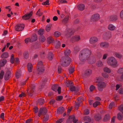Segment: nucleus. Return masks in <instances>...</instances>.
Segmentation results:
<instances>
[{"mask_svg":"<svg viewBox=\"0 0 123 123\" xmlns=\"http://www.w3.org/2000/svg\"><path fill=\"white\" fill-rule=\"evenodd\" d=\"M91 51L87 48L84 49L81 51L79 55V58L81 61L84 62L90 59L92 54Z\"/></svg>","mask_w":123,"mask_h":123,"instance_id":"obj_1","label":"nucleus"},{"mask_svg":"<svg viewBox=\"0 0 123 123\" xmlns=\"http://www.w3.org/2000/svg\"><path fill=\"white\" fill-rule=\"evenodd\" d=\"M61 64L64 67L68 66L70 64L71 61L69 57L68 56H64L62 57L61 60Z\"/></svg>","mask_w":123,"mask_h":123,"instance_id":"obj_2","label":"nucleus"},{"mask_svg":"<svg viewBox=\"0 0 123 123\" xmlns=\"http://www.w3.org/2000/svg\"><path fill=\"white\" fill-rule=\"evenodd\" d=\"M107 63L110 66L115 67H117L118 66L117 60L113 57H111L108 58Z\"/></svg>","mask_w":123,"mask_h":123,"instance_id":"obj_3","label":"nucleus"},{"mask_svg":"<svg viewBox=\"0 0 123 123\" xmlns=\"http://www.w3.org/2000/svg\"><path fill=\"white\" fill-rule=\"evenodd\" d=\"M98 88L99 91H102L106 86V83L104 82H99L97 84Z\"/></svg>","mask_w":123,"mask_h":123,"instance_id":"obj_4","label":"nucleus"},{"mask_svg":"<svg viewBox=\"0 0 123 123\" xmlns=\"http://www.w3.org/2000/svg\"><path fill=\"white\" fill-rule=\"evenodd\" d=\"M100 15L98 13H95L93 15L91 18L92 22H95L98 20L100 19Z\"/></svg>","mask_w":123,"mask_h":123,"instance_id":"obj_5","label":"nucleus"},{"mask_svg":"<svg viewBox=\"0 0 123 123\" xmlns=\"http://www.w3.org/2000/svg\"><path fill=\"white\" fill-rule=\"evenodd\" d=\"M47 110L45 108H40L38 113V116L40 117L42 115H43L46 114L47 113Z\"/></svg>","mask_w":123,"mask_h":123,"instance_id":"obj_6","label":"nucleus"},{"mask_svg":"<svg viewBox=\"0 0 123 123\" xmlns=\"http://www.w3.org/2000/svg\"><path fill=\"white\" fill-rule=\"evenodd\" d=\"M25 27V25L23 24H17L15 26V29L17 31H22Z\"/></svg>","mask_w":123,"mask_h":123,"instance_id":"obj_7","label":"nucleus"},{"mask_svg":"<svg viewBox=\"0 0 123 123\" xmlns=\"http://www.w3.org/2000/svg\"><path fill=\"white\" fill-rule=\"evenodd\" d=\"M52 89L55 92L57 91L59 94L61 93V88L60 87H59L56 84L52 88Z\"/></svg>","mask_w":123,"mask_h":123,"instance_id":"obj_8","label":"nucleus"},{"mask_svg":"<svg viewBox=\"0 0 123 123\" xmlns=\"http://www.w3.org/2000/svg\"><path fill=\"white\" fill-rule=\"evenodd\" d=\"M111 33L110 31L106 32L103 35L104 38L107 40L110 39L111 37Z\"/></svg>","mask_w":123,"mask_h":123,"instance_id":"obj_9","label":"nucleus"},{"mask_svg":"<svg viewBox=\"0 0 123 123\" xmlns=\"http://www.w3.org/2000/svg\"><path fill=\"white\" fill-rule=\"evenodd\" d=\"M33 13V12L31 11L29 13L25 14L22 16V18L23 19L25 20L28 19L31 17Z\"/></svg>","mask_w":123,"mask_h":123,"instance_id":"obj_10","label":"nucleus"},{"mask_svg":"<svg viewBox=\"0 0 123 123\" xmlns=\"http://www.w3.org/2000/svg\"><path fill=\"white\" fill-rule=\"evenodd\" d=\"M109 20L111 21H114L118 19V17L116 15H113L109 17Z\"/></svg>","mask_w":123,"mask_h":123,"instance_id":"obj_11","label":"nucleus"},{"mask_svg":"<svg viewBox=\"0 0 123 123\" xmlns=\"http://www.w3.org/2000/svg\"><path fill=\"white\" fill-rule=\"evenodd\" d=\"M31 90L30 91V92H28V94L29 95L31 96L32 94L34 91L35 89V85L34 84H32L30 86Z\"/></svg>","mask_w":123,"mask_h":123,"instance_id":"obj_12","label":"nucleus"},{"mask_svg":"<svg viewBox=\"0 0 123 123\" xmlns=\"http://www.w3.org/2000/svg\"><path fill=\"white\" fill-rule=\"evenodd\" d=\"M80 40V36L79 35H76L73 37L71 40L73 42L77 41Z\"/></svg>","mask_w":123,"mask_h":123,"instance_id":"obj_13","label":"nucleus"},{"mask_svg":"<svg viewBox=\"0 0 123 123\" xmlns=\"http://www.w3.org/2000/svg\"><path fill=\"white\" fill-rule=\"evenodd\" d=\"M11 72L9 71H7L5 74L4 78L5 80H8L11 77Z\"/></svg>","mask_w":123,"mask_h":123,"instance_id":"obj_14","label":"nucleus"},{"mask_svg":"<svg viewBox=\"0 0 123 123\" xmlns=\"http://www.w3.org/2000/svg\"><path fill=\"white\" fill-rule=\"evenodd\" d=\"M98 41V38L95 37H91L89 40L90 43L92 44Z\"/></svg>","mask_w":123,"mask_h":123,"instance_id":"obj_15","label":"nucleus"},{"mask_svg":"<svg viewBox=\"0 0 123 123\" xmlns=\"http://www.w3.org/2000/svg\"><path fill=\"white\" fill-rule=\"evenodd\" d=\"M110 116L109 114H107L104 116L103 119V121L104 122H106L109 120L110 118Z\"/></svg>","mask_w":123,"mask_h":123,"instance_id":"obj_16","label":"nucleus"},{"mask_svg":"<svg viewBox=\"0 0 123 123\" xmlns=\"http://www.w3.org/2000/svg\"><path fill=\"white\" fill-rule=\"evenodd\" d=\"M75 32V31L74 30L69 29L68 31L67 35H68L69 37H70Z\"/></svg>","mask_w":123,"mask_h":123,"instance_id":"obj_17","label":"nucleus"},{"mask_svg":"<svg viewBox=\"0 0 123 123\" xmlns=\"http://www.w3.org/2000/svg\"><path fill=\"white\" fill-rule=\"evenodd\" d=\"M100 46L101 47L107 48L109 46V44L107 42H102L100 43Z\"/></svg>","mask_w":123,"mask_h":123,"instance_id":"obj_18","label":"nucleus"},{"mask_svg":"<svg viewBox=\"0 0 123 123\" xmlns=\"http://www.w3.org/2000/svg\"><path fill=\"white\" fill-rule=\"evenodd\" d=\"M95 119L97 121H99L101 119V115L98 114L95 115L94 116Z\"/></svg>","mask_w":123,"mask_h":123,"instance_id":"obj_19","label":"nucleus"},{"mask_svg":"<svg viewBox=\"0 0 123 123\" xmlns=\"http://www.w3.org/2000/svg\"><path fill=\"white\" fill-rule=\"evenodd\" d=\"M64 109L63 107H60L57 110V113L58 114H61L64 111Z\"/></svg>","mask_w":123,"mask_h":123,"instance_id":"obj_20","label":"nucleus"},{"mask_svg":"<svg viewBox=\"0 0 123 123\" xmlns=\"http://www.w3.org/2000/svg\"><path fill=\"white\" fill-rule=\"evenodd\" d=\"M27 67L28 71L29 72H31L33 68L32 64L30 63H29L27 65Z\"/></svg>","mask_w":123,"mask_h":123,"instance_id":"obj_21","label":"nucleus"},{"mask_svg":"<svg viewBox=\"0 0 123 123\" xmlns=\"http://www.w3.org/2000/svg\"><path fill=\"white\" fill-rule=\"evenodd\" d=\"M77 7L79 10L82 11L84 9L85 6L84 4H82L78 5Z\"/></svg>","mask_w":123,"mask_h":123,"instance_id":"obj_22","label":"nucleus"},{"mask_svg":"<svg viewBox=\"0 0 123 123\" xmlns=\"http://www.w3.org/2000/svg\"><path fill=\"white\" fill-rule=\"evenodd\" d=\"M37 35L35 34H33L31 38V42H32L37 40Z\"/></svg>","mask_w":123,"mask_h":123,"instance_id":"obj_23","label":"nucleus"},{"mask_svg":"<svg viewBox=\"0 0 123 123\" xmlns=\"http://www.w3.org/2000/svg\"><path fill=\"white\" fill-rule=\"evenodd\" d=\"M44 67H37V71L38 74L44 72Z\"/></svg>","mask_w":123,"mask_h":123,"instance_id":"obj_24","label":"nucleus"},{"mask_svg":"<svg viewBox=\"0 0 123 123\" xmlns=\"http://www.w3.org/2000/svg\"><path fill=\"white\" fill-rule=\"evenodd\" d=\"M108 29L111 31H113L116 29V27L113 25L110 24L109 25L108 27Z\"/></svg>","mask_w":123,"mask_h":123,"instance_id":"obj_25","label":"nucleus"},{"mask_svg":"<svg viewBox=\"0 0 123 123\" xmlns=\"http://www.w3.org/2000/svg\"><path fill=\"white\" fill-rule=\"evenodd\" d=\"M47 41L48 43L50 44L53 42L54 40L52 37H50L47 38Z\"/></svg>","mask_w":123,"mask_h":123,"instance_id":"obj_26","label":"nucleus"},{"mask_svg":"<svg viewBox=\"0 0 123 123\" xmlns=\"http://www.w3.org/2000/svg\"><path fill=\"white\" fill-rule=\"evenodd\" d=\"M38 104L40 105H42L44 103V100L43 98H40L38 101Z\"/></svg>","mask_w":123,"mask_h":123,"instance_id":"obj_27","label":"nucleus"},{"mask_svg":"<svg viewBox=\"0 0 123 123\" xmlns=\"http://www.w3.org/2000/svg\"><path fill=\"white\" fill-rule=\"evenodd\" d=\"M122 113V115L120 113H118L117 114V118L119 120H121L123 119V112Z\"/></svg>","mask_w":123,"mask_h":123,"instance_id":"obj_28","label":"nucleus"},{"mask_svg":"<svg viewBox=\"0 0 123 123\" xmlns=\"http://www.w3.org/2000/svg\"><path fill=\"white\" fill-rule=\"evenodd\" d=\"M70 118L72 119V121L74 123H76L78 121V120L76 119L74 116V115L70 116Z\"/></svg>","mask_w":123,"mask_h":123,"instance_id":"obj_29","label":"nucleus"},{"mask_svg":"<svg viewBox=\"0 0 123 123\" xmlns=\"http://www.w3.org/2000/svg\"><path fill=\"white\" fill-rule=\"evenodd\" d=\"M92 71L89 69L86 70L85 73V74L86 75H89L91 74L92 73Z\"/></svg>","mask_w":123,"mask_h":123,"instance_id":"obj_30","label":"nucleus"},{"mask_svg":"<svg viewBox=\"0 0 123 123\" xmlns=\"http://www.w3.org/2000/svg\"><path fill=\"white\" fill-rule=\"evenodd\" d=\"M8 56V53L7 52L3 53L1 55V57L2 58H6Z\"/></svg>","mask_w":123,"mask_h":123,"instance_id":"obj_31","label":"nucleus"},{"mask_svg":"<svg viewBox=\"0 0 123 123\" xmlns=\"http://www.w3.org/2000/svg\"><path fill=\"white\" fill-rule=\"evenodd\" d=\"M53 56V55L52 53L50 52L49 53L48 56V59L50 60H51Z\"/></svg>","mask_w":123,"mask_h":123,"instance_id":"obj_32","label":"nucleus"},{"mask_svg":"<svg viewBox=\"0 0 123 123\" xmlns=\"http://www.w3.org/2000/svg\"><path fill=\"white\" fill-rule=\"evenodd\" d=\"M69 19V17L68 16H66L62 20V22L63 23H66L68 20Z\"/></svg>","mask_w":123,"mask_h":123,"instance_id":"obj_33","label":"nucleus"},{"mask_svg":"<svg viewBox=\"0 0 123 123\" xmlns=\"http://www.w3.org/2000/svg\"><path fill=\"white\" fill-rule=\"evenodd\" d=\"M44 30L43 29H40L38 31V34L42 36L44 33Z\"/></svg>","mask_w":123,"mask_h":123,"instance_id":"obj_34","label":"nucleus"},{"mask_svg":"<svg viewBox=\"0 0 123 123\" xmlns=\"http://www.w3.org/2000/svg\"><path fill=\"white\" fill-rule=\"evenodd\" d=\"M114 54L116 57L119 58H121L122 57V55L119 53L116 52Z\"/></svg>","mask_w":123,"mask_h":123,"instance_id":"obj_35","label":"nucleus"},{"mask_svg":"<svg viewBox=\"0 0 123 123\" xmlns=\"http://www.w3.org/2000/svg\"><path fill=\"white\" fill-rule=\"evenodd\" d=\"M71 53V51L69 49H67L65 50L64 54L66 56H68Z\"/></svg>","mask_w":123,"mask_h":123,"instance_id":"obj_36","label":"nucleus"},{"mask_svg":"<svg viewBox=\"0 0 123 123\" xmlns=\"http://www.w3.org/2000/svg\"><path fill=\"white\" fill-rule=\"evenodd\" d=\"M39 39L41 42H43L45 41L46 39L44 36H41L39 37Z\"/></svg>","mask_w":123,"mask_h":123,"instance_id":"obj_37","label":"nucleus"},{"mask_svg":"<svg viewBox=\"0 0 123 123\" xmlns=\"http://www.w3.org/2000/svg\"><path fill=\"white\" fill-rule=\"evenodd\" d=\"M104 72L108 73H110L111 72L110 69L107 67H105L104 68Z\"/></svg>","mask_w":123,"mask_h":123,"instance_id":"obj_38","label":"nucleus"},{"mask_svg":"<svg viewBox=\"0 0 123 123\" xmlns=\"http://www.w3.org/2000/svg\"><path fill=\"white\" fill-rule=\"evenodd\" d=\"M100 104V103L99 101H96L93 104V105L94 107H96L98 105Z\"/></svg>","mask_w":123,"mask_h":123,"instance_id":"obj_39","label":"nucleus"},{"mask_svg":"<svg viewBox=\"0 0 123 123\" xmlns=\"http://www.w3.org/2000/svg\"><path fill=\"white\" fill-rule=\"evenodd\" d=\"M80 102V101H78L77 102H75V106L76 108H78V107L79 106L80 104L82 103Z\"/></svg>","mask_w":123,"mask_h":123,"instance_id":"obj_40","label":"nucleus"},{"mask_svg":"<svg viewBox=\"0 0 123 123\" xmlns=\"http://www.w3.org/2000/svg\"><path fill=\"white\" fill-rule=\"evenodd\" d=\"M60 33L58 31H56L54 33V36L56 37H58L61 35Z\"/></svg>","mask_w":123,"mask_h":123,"instance_id":"obj_41","label":"nucleus"},{"mask_svg":"<svg viewBox=\"0 0 123 123\" xmlns=\"http://www.w3.org/2000/svg\"><path fill=\"white\" fill-rule=\"evenodd\" d=\"M102 76L105 78H108L109 77V75L106 73H102Z\"/></svg>","mask_w":123,"mask_h":123,"instance_id":"obj_42","label":"nucleus"},{"mask_svg":"<svg viewBox=\"0 0 123 123\" xmlns=\"http://www.w3.org/2000/svg\"><path fill=\"white\" fill-rule=\"evenodd\" d=\"M61 45V43L60 42L57 41V42L56 45H55V47L56 48H58L60 47Z\"/></svg>","mask_w":123,"mask_h":123,"instance_id":"obj_43","label":"nucleus"},{"mask_svg":"<svg viewBox=\"0 0 123 123\" xmlns=\"http://www.w3.org/2000/svg\"><path fill=\"white\" fill-rule=\"evenodd\" d=\"M97 65L98 67H101L102 66L103 64L102 62L100 61H98L97 63Z\"/></svg>","mask_w":123,"mask_h":123,"instance_id":"obj_44","label":"nucleus"},{"mask_svg":"<svg viewBox=\"0 0 123 123\" xmlns=\"http://www.w3.org/2000/svg\"><path fill=\"white\" fill-rule=\"evenodd\" d=\"M49 119V117L48 116H44L43 118V123H45Z\"/></svg>","mask_w":123,"mask_h":123,"instance_id":"obj_45","label":"nucleus"},{"mask_svg":"<svg viewBox=\"0 0 123 123\" xmlns=\"http://www.w3.org/2000/svg\"><path fill=\"white\" fill-rule=\"evenodd\" d=\"M74 71V68L71 67L69 69V73L70 74H71L73 73Z\"/></svg>","mask_w":123,"mask_h":123,"instance_id":"obj_46","label":"nucleus"},{"mask_svg":"<svg viewBox=\"0 0 123 123\" xmlns=\"http://www.w3.org/2000/svg\"><path fill=\"white\" fill-rule=\"evenodd\" d=\"M114 102H112L110 104L109 106V108L110 109H111L112 107L114 106Z\"/></svg>","mask_w":123,"mask_h":123,"instance_id":"obj_47","label":"nucleus"},{"mask_svg":"<svg viewBox=\"0 0 123 123\" xmlns=\"http://www.w3.org/2000/svg\"><path fill=\"white\" fill-rule=\"evenodd\" d=\"M44 67L43 65V63L42 61H40L38 62L37 64V67Z\"/></svg>","mask_w":123,"mask_h":123,"instance_id":"obj_48","label":"nucleus"},{"mask_svg":"<svg viewBox=\"0 0 123 123\" xmlns=\"http://www.w3.org/2000/svg\"><path fill=\"white\" fill-rule=\"evenodd\" d=\"M84 119L86 121H87L88 122H90L91 121V119L89 117H86L84 118Z\"/></svg>","mask_w":123,"mask_h":123,"instance_id":"obj_49","label":"nucleus"},{"mask_svg":"<svg viewBox=\"0 0 123 123\" xmlns=\"http://www.w3.org/2000/svg\"><path fill=\"white\" fill-rule=\"evenodd\" d=\"M43 13L42 12H40V9H39L38 11L36 13V14L40 16H41L42 15Z\"/></svg>","mask_w":123,"mask_h":123,"instance_id":"obj_50","label":"nucleus"},{"mask_svg":"<svg viewBox=\"0 0 123 123\" xmlns=\"http://www.w3.org/2000/svg\"><path fill=\"white\" fill-rule=\"evenodd\" d=\"M119 110L122 112H123V105H121L118 107Z\"/></svg>","mask_w":123,"mask_h":123,"instance_id":"obj_51","label":"nucleus"},{"mask_svg":"<svg viewBox=\"0 0 123 123\" xmlns=\"http://www.w3.org/2000/svg\"><path fill=\"white\" fill-rule=\"evenodd\" d=\"M21 75V73L18 72H17L16 74V77L17 78H18L20 77Z\"/></svg>","mask_w":123,"mask_h":123,"instance_id":"obj_52","label":"nucleus"},{"mask_svg":"<svg viewBox=\"0 0 123 123\" xmlns=\"http://www.w3.org/2000/svg\"><path fill=\"white\" fill-rule=\"evenodd\" d=\"M42 4L43 5H49V0H46L44 2H43Z\"/></svg>","mask_w":123,"mask_h":123,"instance_id":"obj_53","label":"nucleus"},{"mask_svg":"<svg viewBox=\"0 0 123 123\" xmlns=\"http://www.w3.org/2000/svg\"><path fill=\"white\" fill-rule=\"evenodd\" d=\"M7 62L6 60L5 59H3L2 61V64L1 65V67L3 66Z\"/></svg>","mask_w":123,"mask_h":123,"instance_id":"obj_54","label":"nucleus"},{"mask_svg":"<svg viewBox=\"0 0 123 123\" xmlns=\"http://www.w3.org/2000/svg\"><path fill=\"white\" fill-rule=\"evenodd\" d=\"M33 120L32 119L30 118L26 120L25 123H32Z\"/></svg>","mask_w":123,"mask_h":123,"instance_id":"obj_55","label":"nucleus"},{"mask_svg":"<svg viewBox=\"0 0 123 123\" xmlns=\"http://www.w3.org/2000/svg\"><path fill=\"white\" fill-rule=\"evenodd\" d=\"M25 43H27L29 42H31V39L30 38H28L25 39Z\"/></svg>","mask_w":123,"mask_h":123,"instance_id":"obj_56","label":"nucleus"},{"mask_svg":"<svg viewBox=\"0 0 123 123\" xmlns=\"http://www.w3.org/2000/svg\"><path fill=\"white\" fill-rule=\"evenodd\" d=\"M14 55L12 54L11 56V58L10 60V62H11L13 64L14 63Z\"/></svg>","mask_w":123,"mask_h":123,"instance_id":"obj_57","label":"nucleus"},{"mask_svg":"<svg viewBox=\"0 0 123 123\" xmlns=\"http://www.w3.org/2000/svg\"><path fill=\"white\" fill-rule=\"evenodd\" d=\"M46 55L45 52H43L40 53V56L41 57L43 58Z\"/></svg>","mask_w":123,"mask_h":123,"instance_id":"obj_58","label":"nucleus"},{"mask_svg":"<svg viewBox=\"0 0 123 123\" xmlns=\"http://www.w3.org/2000/svg\"><path fill=\"white\" fill-rule=\"evenodd\" d=\"M33 109L35 113H37L38 112V109L37 107H35Z\"/></svg>","mask_w":123,"mask_h":123,"instance_id":"obj_59","label":"nucleus"},{"mask_svg":"<svg viewBox=\"0 0 123 123\" xmlns=\"http://www.w3.org/2000/svg\"><path fill=\"white\" fill-rule=\"evenodd\" d=\"M118 73L119 74L123 73V67L119 69L118 70Z\"/></svg>","mask_w":123,"mask_h":123,"instance_id":"obj_60","label":"nucleus"},{"mask_svg":"<svg viewBox=\"0 0 123 123\" xmlns=\"http://www.w3.org/2000/svg\"><path fill=\"white\" fill-rule=\"evenodd\" d=\"M95 88V86L93 85H91L90 87V90L92 92Z\"/></svg>","mask_w":123,"mask_h":123,"instance_id":"obj_61","label":"nucleus"},{"mask_svg":"<svg viewBox=\"0 0 123 123\" xmlns=\"http://www.w3.org/2000/svg\"><path fill=\"white\" fill-rule=\"evenodd\" d=\"M64 120V118H61L57 121L56 123H61Z\"/></svg>","mask_w":123,"mask_h":123,"instance_id":"obj_62","label":"nucleus"},{"mask_svg":"<svg viewBox=\"0 0 123 123\" xmlns=\"http://www.w3.org/2000/svg\"><path fill=\"white\" fill-rule=\"evenodd\" d=\"M72 119L70 118V116L68 119L67 120L66 123H72Z\"/></svg>","mask_w":123,"mask_h":123,"instance_id":"obj_63","label":"nucleus"},{"mask_svg":"<svg viewBox=\"0 0 123 123\" xmlns=\"http://www.w3.org/2000/svg\"><path fill=\"white\" fill-rule=\"evenodd\" d=\"M119 93L121 94H123V88H120L119 90Z\"/></svg>","mask_w":123,"mask_h":123,"instance_id":"obj_64","label":"nucleus"}]
</instances>
